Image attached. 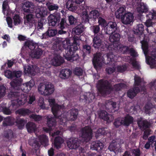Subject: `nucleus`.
<instances>
[{
  "label": "nucleus",
  "mask_w": 156,
  "mask_h": 156,
  "mask_svg": "<svg viewBox=\"0 0 156 156\" xmlns=\"http://www.w3.org/2000/svg\"><path fill=\"white\" fill-rule=\"evenodd\" d=\"M133 18V14L131 12H129L124 14L121 20L122 23L127 24H129L132 22Z\"/></svg>",
  "instance_id": "dca6fc26"
},
{
  "label": "nucleus",
  "mask_w": 156,
  "mask_h": 156,
  "mask_svg": "<svg viewBox=\"0 0 156 156\" xmlns=\"http://www.w3.org/2000/svg\"><path fill=\"white\" fill-rule=\"evenodd\" d=\"M44 130L46 132L49 133L50 135H51L53 137H55V136L58 135H61L62 134V131L57 130L56 132L53 133L52 131V127H43Z\"/></svg>",
  "instance_id": "72a5a7b5"
},
{
  "label": "nucleus",
  "mask_w": 156,
  "mask_h": 156,
  "mask_svg": "<svg viewBox=\"0 0 156 156\" xmlns=\"http://www.w3.org/2000/svg\"><path fill=\"white\" fill-rule=\"evenodd\" d=\"M44 20L41 19L38 20L37 22V28L38 30H42L44 29Z\"/></svg>",
  "instance_id": "13d9d810"
},
{
  "label": "nucleus",
  "mask_w": 156,
  "mask_h": 156,
  "mask_svg": "<svg viewBox=\"0 0 156 156\" xmlns=\"http://www.w3.org/2000/svg\"><path fill=\"white\" fill-rule=\"evenodd\" d=\"M90 30L94 33V35H96L99 33L100 30V27L99 25H94L91 26L90 27Z\"/></svg>",
  "instance_id": "de8ad7c7"
},
{
  "label": "nucleus",
  "mask_w": 156,
  "mask_h": 156,
  "mask_svg": "<svg viewBox=\"0 0 156 156\" xmlns=\"http://www.w3.org/2000/svg\"><path fill=\"white\" fill-rule=\"evenodd\" d=\"M61 18L59 12L55 11L53 13L51 14L48 18L49 25L54 27L59 24Z\"/></svg>",
  "instance_id": "f8f14e48"
},
{
  "label": "nucleus",
  "mask_w": 156,
  "mask_h": 156,
  "mask_svg": "<svg viewBox=\"0 0 156 156\" xmlns=\"http://www.w3.org/2000/svg\"><path fill=\"white\" fill-rule=\"evenodd\" d=\"M115 70V68L114 67H107L105 69L106 73L108 74H111L114 73Z\"/></svg>",
  "instance_id": "69168bd1"
},
{
  "label": "nucleus",
  "mask_w": 156,
  "mask_h": 156,
  "mask_svg": "<svg viewBox=\"0 0 156 156\" xmlns=\"http://www.w3.org/2000/svg\"><path fill=\"white\" fill-rule=\"evenodd\" d=\"M153 24H154V23L152 22L151 19L149 18L148 19L146 20L145 23V24L146 26L147 27L146 29V30L147 33L150 34L152 33V32L151 31L149 30L148 28L150 27H152Z\"/></svg>",
  "instance_id": "49530a36"
},
{
  "label": "nucleus",
  "mask_w": 156,
  "mask_h": 156,
  "mask_svg": "<svg viewBox=\"0 0 156 156\" xmlns=\"http://www.w3.org/2000/svg\"><path fill=\"white\" fill-rule=\"evenodd\" d=\"M35 97L33 95H30L29 96L28 100L27 101L28 103L29 104H32L35 101Z\"/></svg>",
  "instance_id": "338daca9"
},
{
  "label": "nucleus",
  "mask_w": 156,
  "mask_h": 156,
  "mask_svg": "<svg viewBox=\"0 0 156 156\" xmlns=\"http://www.w3.org/2000/svg\"><path fill=\"white\" fill-rule=\"evenodd\" d=\"M140 91V89L138 87H134L128 90L127 95L128 97L132 99Z\"/></svg>",
  "instance_id": "5701e85b"
},
{
  "label": "nucleus",
  "mask_w": 156,
  "mask_h": 156,
  "mask_svg": "<svg viewBox=\"0 0 156 156\" xmlns=\"http://www.w3.org/2000/svg\"><path fill=\"white\" fill-rule=\"evenodd\" d=\"M47 31L50 37H54L58 34L57 29H48Z\"/></svg>",
  "instance_id": "3c124183"
},
{
  "label": "nucleus",
  "mask_w": 156,
  "mask_h": 156,
  "mask_svg": "<svg viewBox=\"0 0 156 156\" xmlns=\"http://www.w3.org/2000/svg\"><path fill=\"white\" fill-rule=\"evenodd\" d=\"M84 0H68L66 3V7L67 9L72 12H75L77 9H81L82 10L81 7L84 6L87 7L85 5H83L82 3Z\"/></svg>",
  "instance_id": "9b49d317"
},
{
  "label": "nucleus",
  "mask_w": 156,
  "mask_h": 156,
  "mask_svg": "<svg viewBox=\"0 0 156 156\" xmlns=\"http://www.w3.org/2000/svg\"><path fill=\"white\" fill-rule=\"evenodd\" d=\"M102 55L100 53H97L94 55L92 62L94 68H96L101 67L104 63L108 64L109 65L110 64H112V62H115L117 60V56L112 53H109L106 55L107 60L109 61V62L106 63Z\"/></svg>",
  "instance_id": "423d86ee"
},
{
  "label": "nucleus",
  "mask_w": 156,
  "mask_h": 156,
  "mask_svg": "<svg viewBox=\"0 0 156 156\" xmlns=\"http://www.w3.org/2000/svg\"><path fill=\"white\" fill-rule=\"evenodd\" d=\"M55 42H59L61 46L62 47L61 52L63 51V56L65 59L72 62L75 61H77L78 59L79 56L76 53L78 48L76 47H75L73 45H69V40L64 41L62 43L59 41H56Z\"/></svg>",
  "instance_id": "7ed1b4c3"
},
{
  "label": "nucleus",
  "mask_w": 156,
  "mask_h": 156,
  "mask_svg": "<svg viewBox=\"0 0 156 156\" xmlns=\"http://www.w3.org/2000/svg\"><path fill=\"white\" fill-rule=\"evenodd\" d=\"M148 10V8L147 4L143 2L140 3L139 6L137 8V10L139 13L147 12Z\"/></svg>",
  "instance_id": "7c9ffc66"
},
{
  "label": "nucleus",
  "mask_w": 156,
  "mask_h": 156,
  "mask_svg": "<svg viewBox=\"0 0 156 156\" xmlns=\"http://www.w3.org/2000/svg\"><path fill=\"white\" fill-rule=\"evenodd\" d=\"M119 148H120V145L114 142L111 143L108 147V149L110 151H114L115 154L120 151V150Z\"/></svg>",
  "instance_id": "c756f323"
},
{
  "label": "nucleus",
  "mask_w": 156,
  "mask_h": 156,
  "mask_svg": "<svg viewBox=\"0 0 156 156\" xmlns=\"http://www.w3.org/2000/svg\"><path fill=\"white\" fill-rule=\"evenodd\" d=\"M6 88L3 86H0V98L4 97L5 94Z\"/></svg>",
  "instance_id": "052dcab7"
},
{
  "label": "nucleus",
  "mask_w": 156,
  "mask_h": 156,
  "mask_svg": "<svg viewBox=\"0 0 156 156\" xmlns=\"http://www.w3.org/2000/svg\"><path fill=\"white\" fill-rule=\"evenodd\" d=\"M13 20L14 25H16L17 24L20 23V20L19 15L17 14L15 15L13 18Z\"/></svg>",
  "instance_id": "4d7b16f0"
},
{
  "label": "nucleus",
  "mask_w": 156,
  "mask_h": 156,
  "mask_svg": "<svg viewBox=\"0 0 156 156\" xmlns=\"http://www.w3.org/2000/svg\"><path fill=\"white\" fill-rule=\"evenodd\" d=\"M123 126L128 127L130 125L133 124L134 119L132 116L127 115L124 118H123Z\"/></svg>",
  "instance_id": "b1692460"
},
{
  "label": "nucleus",
  "mask_w": 156,
  "mask_h": 156,
  "mask_svg": "<svg viewBox=\"0 0 156 156\" xmlns=\"http://www.w3.org/2000/svg\"><path fill=\"white\" fill-rule=\"evenodd\" d=\"M98 115L100 118L106 121L107 123L110 122L113 119L112 116L105 110H101L98 113Z\"/></svg>",
  "instance_id": "2eb2a0df"
},
{
  "label": "nucleus",
  "mask_w": 156,
  "mask_h": 156,
  "mask_svg": "<svg viewBox=\"0 0 156 156\" xmlns=\"http://www.w3.org/2000/svg\"><path fill=\"white\" fill-rule=\"evenodd\" d=\"M60 24V28L65 29V26H66L67 25L66 19L64 18L62 19Z\"/></svg>",
  "instance_id": "0e129e2a"
},
{
  "label": "nucleus",
  "mask_w": 156,
  "mask_h": 156,
  "mask_svg": "<svg viewBox=\"0 0 156 156\" xmlns=\"http://www.w3.org/2000/svg\"><path fill=\"white\" fill-rule=\"evenodd\" d=\"M39 142L44 146H47L48 144V139L47 136L44 135L40 136L39 137Z\"/></svg>",
  "instance_id": "a19ab883"
},
{
  "label": "nucleus",
  "mask_w": 156,
  "mask_h": 156,
  "mask_svg": "<svg viewBox=\"0 0 156 156\" xmlns=\"http://www.w3.org/2000/svg\"><path fill=\"white\" fill-rule=\"evenodd\" d=\"M120 38V35L118 33H115L111 35L109 37V41L112 43L118 41Z\"/></svg>",
  "instance_id": "ea45409f"
},
{
  "label": "nucleus",
  "mask_w": 156,
  "mask_h": 156,
  "mask_svg": "<svg viewBox=\"0 0 156 156\" xmlns=\"http://www.w3.org/2000/svg\"><path fill=\"white\" fill-rule=\"evenodd\" d=\"M63 142V140L62 138L59 136L56 137L54 141L55 146L58 149L60 147L61 144Z\"/></svg>",
  "instance_id": "79ce46f5"
},
{
  "label": "nucleus",
  "mask_w": 156,
  "mask_h": 156,
  "mask_svg": "<svg viewBox=\"0 0 156 156\" xmlns=\"http://www.w3.org/2000/svg\"><path fill=\"white\" fill-rule=\"evenodd\" d=\"M26 122L24 119L16 117V120L15 119L14 125L17 126L18 127H24Z\"/></svg>",
  "instance_id": "4c0bfd02"
},
{
  "label": "nucleus",
  "mask_w": 156,
  "mask_h": 156,
  "mask_svg": "<svg viewBox=\"0 0 156 156\" xmlns=\"http://www.w3.org/2000/svg\"><path fill=\"white\" fill-rule=\"evenodd\" d=\"M46 5L50 11L54 10L57 11L59 8V6L57 4L49 2L46 3Z\"/></svg>",
  "instance_id": "2f4dec72"
},
{
  "label": "nucleus",
  "mask_w": 156,
  "mask_h": 156,
  "mask_svg": "<svg viewBox=\"0 0 156 156\" xmlns=\"http://www.w3.org/2000/svg\"><path fill=\"white\" fill-rule=\"evenodd\" d=\"M15 119L11 116H8L4 119L3 125L4 127L7 126H12L14 125Z\"/></svg>",
  "instance_id": "a878e982"
},
{
  "label": "nucleus",
  "mask_w": 156,
  "mask_h": 156,
  "mask_svg": "<svg viewBox=\"0 0 156 156\" xmlns=\"http://www.w3.org/2000/svg\"><path fill=\"white\" fill-rule=\"evenodd\" d=\"M39 92L44 95H48L52 94L55 90L53 84L50 82H47L45 84L41 83L38 87Z\"/></svg>",
  "instance_id": "9d476101"
},
{
  "label": "nucleus",
  "mask_w": 156,
  "mask_h": 156,
  "mask_svg": "<svg viewBox=\"0 0 156 156\" xmlns=\"http://www.w3.org/2000/svg\"><path fill=\"white\" fill-rule=\"evenodd\" d=\"M48 102L54 117L60 119L63 122H65L67 119V117L66 115H64L65 113L63 112L64 107L56 103L55 98L49 99Z\"/></svg>",
  "instance_id": "39448f33"
},
{
  "label": "nucleus",
  "mask_w": 156,
  "mask_h": 156,
  "mask_svg": "<svg viewBox=\"0 0 156 156\" xmlns=\"http://www.w3.org/2000/svg\"><path fill=\"white\" fill-rule=\"evenodd\" d=\"M119 49L122 53L125 54L129 51L130 48L128 46L123 45L120 47Z\"/></svg>",
  "instance_id": "5fc2aeb1"
},
{
  "label": "nucleus",
  "mask_w": 156,
  "mask_h": 156,
  "mask_svg": "<svg viewBox=\"0 0 156 156\" xmlns=\"http://www.w3.org/2000/svg\"><path fill=\"white\" fill-rule=\"evenodd\" d=\"M68 20L70 24L71 25H75L79 23L77 20L72 15H70L68 16Z\"/></svg>",
  "instance_id": "37998d69"
},
{
  "label": "nucleus",
  "mask_w": 156,
  "mask_h": 156,
  "mask_svg": "<svg viewBox=\"0 0 156 156\" xmlns=\"http://www.w3.org/2000/svg\"><path fill=\"white\" fill-rule=\"evenodd\" d=\"M43 51L38 46L33 51H32L30 55L32 58H39L42 54Z\"/></svg>",
  "instance_id": "412c9836"
},
{
  "label": "nucleus",
  "mask_w": 156,
  "mask_h": 156,
  "mask_svg": "<svg viewBox=\"0 0 156 156\" xmlns=\"http://www.w3.org/2000/svg\"><path fill=\"white\" fill-rule=\"evenodd\" d=\"M46 119L48 127H55L56 121L55 118L52 116L49 115L46 117Z\"/></svg>",
  "instance_id": "c85d7f7f"
},
{
  "label": "nucleus",
  "mask_w": 156,
  "mask_h": 156,
  "mask_svg": "<svg viewBox=\"0 0 156 156\" xmlns=\"http://www.w3.org/2000/svg\"><path fill=\"white\" fill-rule=\"evenodd\" d=\"M85 7V8L84 6L80 7L82 9L81 19L82 23H89L90 20H92L94 22L100 17V13L98 11L94 9L90 11L88 7Z\"/></svg>",
  "instance_id": "0eeeda50"
},
{
  "label": "nucleus",
  "mask_w": 156,
  "mask_h": 156,
  "mask_svg": "<svg viewBox=\"0 0 156 156\" xmlns=\"http://www.w3.org/2000/svg\"><path fill=\"white\" fill-rule=\"evenodd\" d=\"M34 23V16L29 14L24 16V23L30 27H31Z\"/></svg>",
  "instance_id": "f3484780"
},
{
  "label": "nucleus",
  "mask_w": 156,
  "mask_h": 156,
  "mask_svg": "<svg viewBox=\"0 0 156 156\" xmlns=\"http://www.w3.org/2000/svg\"><path fill=\"white\" fill-rule=\"evenodd\" d=\"M136 122L138 127H149L151 125L150 122L142 117L138 118Z\"/></svg>",
  "instance_id": "6ab92c4d"
},
{
  "label": "nucleus",
  "mask_w": 156,
  "mask_h": 156,
  "mask_svg": "<svg viewBox=\"0 0 156 156\" xmlns=\"http://www.w3.org/2000/svg\"><path fill=\"white\" fill-rule=\"evenodd\" d=\"M125 9L122 7H120L115 12V17L117 18L121 19L122 16L125 13Z\"/></svg>",
  "instance_id": "c9c22d12"
},
{
  "label": "nucleus",
  "mask_w": 156,
  "mask_h": 156,
  "mask_svg": "<svg viewBox=\"0 0 156 156\" xmlns=\"http://www.w3.org/2000/svg\"><path fill=\"white\" fill-rule=\"evenodd\" d=\"M140 43L142 44V48L145 55H147L148 52V43L144 40L141 41Z\"/></svg>",
  "instance_id": "e433bc0d"
},
{
  "label": "nucleus",
  "mask_w": 156,
  "mask_h": 156,
  "mask_svg": "<svg viewBox=\"0 0 156 156\" xmlns=\"http://www.w3.org/2000/svg\"><path fill=\"white\" fill-rule=\"evenodd\" d=\"M127 67L126 65H122V66H118L117 69L119 72L122 73L126 70Z\"/></svg>",
  "instance_id": "e2e57ef3"
},
{
  "label": "nucleus",
  "mask_w": 156,
  "mask_h": 156,
  "mask_svg": "<svg viewBox=\"0 0 156 156\" xmlns=\"http://www.w3.org/2000/svg\"><path fill=\"white\" fill-rule=\"evenodd\" d=\"M16 113L20 115L25 116L29 115L30 113V111L27 108H22L18 109L16 111Z\"/></svg>",
  "instance_id": "58836bf2"
},
{
  "label": "nucleus",
  "mask_w": 156,
  "mask_h": 156,
  "mask_svg": "<svg viewBox=\"0 0 156 156\" xmlns=\"http://www.w3.org/2000/svg\"><path fill=\"white\" fill-rule=\"evenodd\" d=\"M104 36L102 33L94 35L93 39V46L95 48H100L102 51L107 50L108 45L104 42Z\"/></svg>",
  "instance_id": "1a4fd4ad"
},
{
  "label": "nucleus",
  "mask_w": 156,
  "mask_h": 156,
  "mask_svg": "<svg viewBox=\"0 0 156 156\" xmlns=\"http://www.w3.org/2000/svg\"><path fill=\"white\" fill-rule=\"evenodd\" d=\"M103 144L102 143L99 141H96L92 143L90 149L99 151L103 149Z\"/></svg>",
  "instance_id": "4be33fe9"
},
{
  "label": "nucleus",
  "mask_w": 156,
  "mask_h": 156,
  "mask_svg": "<svg viewBox=\"0 0 156 156\" xmlns=\"http://www.w3.org/2000/svg\"><path fill=\"white\" fill-rule=\"evenodd\" d=\"M22 74V72L20 71H13V78L16 77V78L14 79L10 84L11 86L17 91H11L8 95V97L9 99L15 100L20 105H23L24 103L23 101L25 100V94L22 93V92L28 93L35 85L34 81L32 79L22 84L23 79L21 78H17L20 77Z\"/></svg>",
  "instance_id": "f257e3e1"
},
{
  "label": "nucleus",
  "mask_w": 156,
  "mask_h": 156,
  "mask_svg": "<svg viewBox=\"0 0 156 156\" xmlns=\"http://www.w3.org/2000/svg\"><path fill=\"white\" fill-rule=\"evenodd\" d=\"M24 46L26 48H28L29 49L33 51L37 47V44L34 42L32 41H27L24 43Z\"/></svg>",
  "instance_id": "f704fd0d"
},
{
  "label": "nucleus",
  "mask_w": 156,
  "mask_h": 156,
  "mask_svg": "<svg viewBox=\"0 0 156 156\" xmlns=\"http://www.w3.org/2000/svg\"><path fill=\"white\" fill-rule=\"evenodd\" d=\"M114 125L115 127H119L123 126V118L119 117L115 120Z\"/></svg>",
  "instance_id": "a18cd8bd"
},
{
  "label": "nucleus",
  "mask_w": 156,
  "mask_h": 156,
  "mask_svg": "<svg viewBox=\"0 0 156 156\" xmlns=\"http://www.w3.org/2000/svg\"><path fill=\"white\" fill-rule=\"evenodd\" d=\"M5 76L8 79L13 78V72L9 70H6L5 72Z\"/></svg>",
  "instance_id": "6e6d98bb"
},
{
  "label": "nucleus",
  "mask_w": 156,
  "mask_h": 156,
  "mask_svg": "<svg viewBox=\"0 0 156 156\" xmlns=\"http://www.w3.org/2000/svg\"><path fill=\"white\" fill-rule=\"evenodd\" d=\"M144 30V26L142 24L137 25L134 27L133 31L135 34L137 35H141L143 33Z\"/></svg>",
  "instance_id": "bb28decb"
},
{
  "label": "nucleus",
  "mask_w": 156,
  "mask_h": 156,
  "mask_svg": "<svg viewBox=\"0 0 156 156\" xmlns=\"http://www.w3.org/2000/svg\"><path fill=\"white\" fill-rule=\"evenodd\" d=\"M24 72L25 74H30L31 73L32 68L29 66H24Z\"/></svg>",
  "instance_id": "bf43d9fd"
},
{
  "label": "nucleus",
  "mask_w": 156,
  "mask_h": 156,
  "mask_svg": "<svg viewBox=\"0 0 156 156\" xmlns=\"http://www.w3.org/2000/svg\"><path fill=\"white\" fill-rule=\"evenodd\" d=\"M62 48V47L61 46L59 42L53 43L51 50L54 56L51 60V63L54 66H60L64 62L63 58L60 56Z\"/></svg>",
  "instance_id": "6e6552de"
},
{
  "label": "nucleus",
  "mask_w": 156,
  "mask_h": 156,
  "mask_svg": "<svg viewBox=\"0 0 156 156\" xmlns=\"http://www.w3.org/2000/svg\"><path fill=\"white\" fill-rule=\"evenodd\" d=\"M83 54L85 55L89 54L91 51V47L90 45L85 44L83 45Z\"/></svg>",
  "instance_id": "c03bdc74"
},
{
  "label": "nucleus",
  "mask_w": 156,
  "mask_h": 156,
  "mask_svg": "<svg viewBox=\"0 0 156 156\" xmlns=\"http://www.w3.org/2000/svg\"><path fill=\"white\" fill-rule=\"evenodd\" d=\"M146 62L147 64L151 66H154L155 64L156 61L155 58L149 57L148 58H146Z\"/></svg>",
  "instance_id": "09e8293b"
},
{
  "label": "nucleus",
  "mask_w": 156,
  "mask_h": 156,
  "mask_svg": "<svg viewBox=\"0 0 156 156\" xmlns=\"http://www.w3.org/2000/svg\"><path fill=\"white\" fill-rule=\"evenodd\" d=\"M72 74V72L68 69H62L60 71L59 76L62 79H65L70 76Z\"/></svg>",
  "instance_id": "cd10ccee"
},
{
  "label": "nucleus",
  "mask_w": 156,
  "mask_h": 156,
  "mask_svg": "<svg viewBox=\"0 0 156 156\" xmlns=\"http://www.w3.org/2000/svg\"><path fill=\"white\" fill-rule=\"evenodd\" d=\"M22 8L24 12L35 13L36 17L37 18L44 17L48 15V12L45 8L42 6H36L31 2H24Z\"/></svg>",
  "instance_id": "20e7f679"
},
{
  "label": "nucleus",
  "mask_w": 156,
  "mask_h": 156,
  "mask_svg": "<svg viewBox=\"0 0 156 156\" xmlns=\"http://www.w3.org/2000/svg\"><path fill=\"white\" fill-rule=\"evenodd\" d=\"M94 98V96L93 94L90 93H85L83 95H81L80 97V99L84 100V102L88 103H90Z\"/></svg>",
  "instance_id": "393cba45"
},
{
  "label": "nucleus",
  "mask_w": 156,
  "mask_h": 156,
  "mask_svg": "<svg viewBox=\"0 0 156 156\" xmlns=\"http://www.w3.org/2000/svg\"><path fill=\"white\" fill-rule=\"evenodd\" d=\"M78 114V109L76 108H72L70 111L69 118L71 121H74L77 117Z\"/></svg>",
  "instance_id": "473e14b6"
},
{
  "label": "nucleus",
  "mask_w": 156,
  "mask_h": 156,
  "mask_svg": "<svg viewBox=\"0 0 156 156\" xmlns=\"http://www.w3.org/2000/svg\"><path fill=\"white\" fill-rule=\"evenodd\" d=\"M73 73L75 75L80 76L82 75L83 70L80 67H76L73 70Z\"/></svg>",
  "instance_id": "864d4df0"
},
{
  "label": "nucleus",
  "mask_w": 156,
  "mask_h": 156,
  "mask_svg": "<svg viewBox=\"0 0 156 156\" xmlns=\"http://www.w3.org/2000/svg\"><path fill=\"white\" fill-rule=\"evenodd\" d=\"M117 28L115 22L110 21L107 24L105 30L106 34L110 35L115 33L117 30Z\"/></svg>",
  "instance_id": "4468645a"
},
{
  "label": "nucleus",
  "mask_w": 156,
  "mask_h": 156,
  "mask_svg": "<svg viewBox=\"0 0 156 156\" xmlns=\"http://www.w3.org/2000/svg\"><path fill=\"white\" fill-rule=\"evenodd\" d=\"M126 87V84L122 83L116 84L112 87L110 82L103 79L99 80L97 84L98 92L102 96L108 94L113 90L116 91L121 90Z\"/></svg>",
  "instance_id": "f03ea898"
},
{
  "label": "nucleus",
  "mask_w": 156,
  "mask_h": 156,
  "mask_svg": "<svg viewBox=\"0 0 156 156\" xmlns=\"http://www.w3.org/2000/svg\"><path fill=\"white\" fill-rule=\"evenodd\" d=\"M76 26L72 29V32L75 35H79L82 34L84 30V26L80 22L76 24Z\"/></svg>",
  "instance_id": "aec40b11"
},
{
  "label": "nucleus",
  "mask_w": 156,
  "mask_h": 156,
  "mask_svg": "<svg viewBox=\"0 0 156 156\" xmlns=\"http://www.w3.org/2000/svg\"><path fill=\"white\" fill-rule=\"evenodd\" d=\"M82 140L83 141L88 142L92 137V130L90 127H83L80 132Z\"/></svg>",
  "instance_id": "ddd939ff"
},
{
  "label": "nucleus",
  "mask_w": 156,
  "mask_h": 156,
  "mask_svg": "<svg viewBox=\"0 0 156 156\" xmlns=\"http://www.w3.org/2000/svg\"><path fill=\"white\" fill-rule=\"evenodd\" d=\"M135 84L137 86L139 85L141 82V78L139 76L135 77L134 78Z\"/></svg>",
  "instance_id": "774afa93"
},
{
  "label": "nucleus",
  "mask_w": 156,
  "mask_h": 156,
  "mask_svg": "<svg viewBox=\"0 0 156 156\" xmlns=\"http://www.w3.org/2000/svg\"><path fill=\"white\" fill-rule=\"evenodd\" d=\"M66 143L69 149H76L79 146L76 139L71 138L67 140Z\"/></svg>",
  "instance_id": "a211bd4d"
},
{
  "label": "nucleus",
  "mask_w": 156,
  "mask_h": 156,
  "mask_svg": "<svg viewBox=\"0 0 156 156\" xmlns=\"http://www.w3.org/2000/svg\"><path fill=\"white\" fill-rule=\"evenodd\" d=\"M145 130L144 135L143 136V138L144 139L146 140L147 139L148 135L152 133V131L150 129L149 127H146Z\"/></svg>",
  "instance_id": "603ef678"
},
{
  "label": "nucleus",
  "mask_w": 156,
  "mask_h": 156,
  "mask_svg": "<svg viewBox=\"0 0 156 156\" xmlns=\"http://www.w3.org/2000/svg\"><path fill=\"white\" fill-rule=\"evenodd\" d=\"M30 118L34 119L35 121H39L41 119V117L39 115L32 114L30 116Z\"/></svg>",
  "instance_id": "680f3d73"
},
{
  "label": "nucleus",
  "mask_w": 156,
  "mask_h": 156,
  "mask_svg": "<svg viewBox=\"0 0 156 156\" xmlns=\"http://www.w3.org/2000/svg\"><path fill=\"white\" fill-rule=\"evenodd\" d=\"M98 25L101 26L103 27H105L107 26V24L106 20L101 17H99L98 19Z\"/></svg>",
  "instance_id": "8fccbe9b"
}]
</instances>
